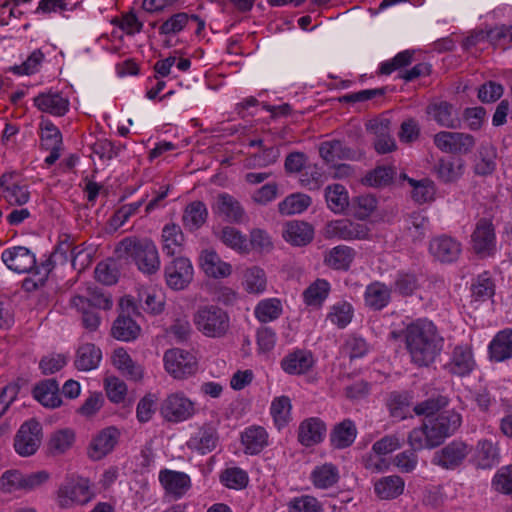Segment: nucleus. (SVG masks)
Here are the masks:
<instances>
[{
	"label": "nucleus",
	"instance_id": "nucleus-1",
	"mask_svg": "<svg viewBox=\"0 0 512 512\" xmlns=\"http://www.w3.org/2000/svg\"><path fill=\"white\" fill-rule=\"evenodd\" d=\"M404 337L411 360L419 367L432 364L443 348L444 340L437 327L426 319L409 324L404 331Z\"/></svg>",
	"mask_w": 512,
	"mask_h": 512
},
{
	"label": "nucleus",
	"instance_id": "nucleus-2",
	"mask_svg": "<svg viewBox=\"0 0 512 512\" xmlns=\"http://www.w3.org/2000/svg\"><path fill=\"white\" fill-rule=\"evenodd\" d=\"M118 258L131 257L140 271L153 274L160 268V259L156 245L151 239L130 236L115 246Z\"/></svg>",
	"mask_w": 512,
	"mask_h": 512
},
{
	"label": "nucleus",
	"instance_id": "nucleus-3",
	"mask_svg": "<svg viewBox=\"0 0 512 512\" xmlns=\"http://www.w3.org/2000/svg\"><path fill=\"white\" fill-rule=\"evenodd\" d=\"M197 329L207 337H222L230 326L229 316L222 308L214 305L204 306L194 315Z\"/></svg>",
	"mask_w": 512,
	"mask_h": 512
},
{
	"label": "nucleus",
	"instance_id": "nucleus-4",
	"mask_svg": "<svg viewBox=\"0 0 512 512\" xmlns=\"http://www.w3.org/2000/svg\"><path fill=\"white\" fill-rule=\"evenodd\" d=\"M93 497L89 481L83 477H68L58 488L57 504L62 509L73 505H84Z\"/></svg>",
	"mask_w": 512,
	"mask_h": 512
},
{
	"label": "nucleus",
	"instance_id": "nucleus-5",
	"mask_svg": "<svg viewBox=\"0 0 512 512\" xmlns=\"http://www.w3.org/2000/svg\"><path fill=\"white\" fill-rule=\"evenodd\" d=\"M122 309H131L134 315H138V309L141 308L145 312L157 315L160 314L165 305L164 296L161 291L149 288H141L137 292V296H125L120 303Z\"/></svg>",
	"mask_w": 512,
	"mask_h": 512
},
{
	"label": "nucleus",
	"instance_id": "nucleus-6",
	"mask_svg": "<svg viewBox=\"0 0 512 512\" xmlns=\"http://www.w3.org/2000/svg\"><path fill=\"white\" fill-rule=\"evenodd\" d=\"M42 426L32 419L24 422L14 437L15 451L22 457H29L36 453L41 445Z\"/></svg>",
	"mask_w": 512,
	"mask_h": 512
},
{
	"label": "nucleus",
	"instance_id": "nucleus-7",
	"mask_svg": "<svg viewBox=\"0 0 512 512\" xmlns=\"http://www.w3.org/2000/svg\"><path fill=\"white\" fill-rule=\"evenodd\" d=\"M461 415L454 410H447L435 417L428 418L426 428L430 431V439L439 446L444 440L453 435L460 427Z\"/></svg>",
	"mask_w": 512,
	"mask_h": 512
},
{
	"label": "nucleus",
	"instance_id": "nucleus-8",
	"mask_svg": "<svg viewBox=\"0 0 512 512\" xmlns=\"http://www.w3.org/2000/svg\"><path fill=\"white\" fill-rule=\"evenodd\" d=\"M194 413V403L181 392L169 394L160 406V414L163 418L173 423L185 421Z\"/></svg>",
	"mask_w": 512,
	"mask_h": 512
},
{
	"label": "nucleus",
	"instance_id": "nucleus-9",
	"mask_svg": "<svg viewBox=\"0 0 512 512\" xmlns=\"http://www.w3.org/2000/svg\"><path fill=\"white\" fill-rule=\"evenodd\" d=\"M472 249L481 258L493 256L496 252L495 227L490 219L480 218L471 235Z\"/></svg>",
	"mask_w": 512,
	"mask_h": 512
},
{
	"label": "nucleus",
	"instance_id": "nucleus-10",
	"mask_svg": "<svg viewBox=\"0 0 512 512\" xmlns=\"http://www.w3.org/2000/svg\"><path fill=\"white\" fill-rule=\"evenodd\" d=\"M435 146L445 153L465 155L475 146V138L467 133L440 131L434 135Z\"/></svg>",
	"mask_w": 512,
	"mask_h": 512
},
{
	"label": "nucleus",
	"instance_id": "nucleus-11",
	"mask_svg": "<svg viewBox=\"0 0 512 512\" xmlns=\"http://www.w3.org/2000/svg\"><path fill=\"white\" fill-rule=\"evenodd\" d=\"M166 371L176 379H183L197 370L195 357L179 348L170 349L164 354Z\"/></svg>",
	"mask_w": 512,
	"mask_h": 512
},
{
	"label": "nucleus",
	"instance_id": "nucleus-12",
	"mask_svg": "<svg viewBox=\"0 0 512 512\" xmlns=\"http://www.w3.org/2000/svg\"><path fill=\"white\" fill-rule=\"evenodd\" d=\"M1 258L6 266L14 272L27 273L34 270L35 274H39L35 255L24 246L5 249L2 252Z\"/></svg>",
	"mask_w": 512,
	"mask_h": 512
},
{
	"label": "nucleus",
	"instance_id": "nucleus-13",
	"mask_svg": "<svg viewBox=\"0 0 512 512\" xmlns=\"http://www.w3.org/2000/svg\"><path fill=\"white\" fill-rule=\"evenodd\" d=\"M470 451L467 444L454 440L434 453L432 463L443 469H455L463 463Z\"/></svg>",
	"mask_w": 512,
	"mask_h": 512
},
{
	"label": "nucleus",
	"instance_id": "nucleus-14",
	"mask_svg": "<svg viewBox=\"0 0 512 512\" xmlns=\"http://www.w3.org/2000/svg\"><path fill=\"white\" fill-rule=\"evenodd\" d=\"M167 285L174 290L184 289L193 279V266L186 257L174 258L165 267Z\"/></svg>",
	"mask_w": 512,
	"mask_h": 512
},
{
	"label": "nucleus",
	"instance_id": "nucleus-15",
	"mask_svg": "<svg viewBox=\"0 0 512 512\" xmlns=\"http://www.w3.org/2000/svg\"><path fill=\"white\" fill-rule=\"evenodd\" d=\"M429 252L435 260L441 263H453L461 255L462 245L451 236L439 235L430 240Z\"/></svg>",
	"mask_w": 512,
	"mask_h": 512
},
{
	"label": "nucleus",
	"instance_id": "nucleus-16",
	"mask_svg": "<svg viewBox=\"0 0 512 512\" xmlns=\"http://www.w3.org/2000/svg\"><path fill=\"white\" fill-rule=\"evenodd\" d=\"M159 482L165 493L175 500L182 498L192 486L188 474L170 469H163L159 472Z\"/></svg>",
	"mask_w": 512,
	"mask_h": 512
},
{
	"label": "nucleus",
	"instance_id": "nucleus-17",
	"mask_svg": "<svg viewBox=\"0 0 512 512\" xmlns=\"http://www.w3.org/2000/svg\"><path fill=\"white\" fill-rule=\"evenodd\" d=\"M315 360L311 351L295 349L287 353L280 361L281 369L288 375L299 376L308 373Z\"/></svg>",
	"mask_w": 512,
	"mask_h": 512
},
{
	"label": "nucleus",
	"instance_id": "nucleus-18",
	"mask_svg": "<svg viewBox=\"0 0 512 512\" xmlns=\"http://www.w3.org/2000/svg\"><path fill=\"white\" fill-rule=\"evenodd\" d=\"M214 212L229 223L241 224L247 218L240 202L228 193H221L217 196Z\"/></svg>",
	"mask_w": 512,
	"mask_h": 512
},
{
	"label": "nucleus",
	"instance_id": "nucleus-19",
	"mask_svg": "<svg viewBox=\"0 0 512 512\" xmlns=\"http://www.w3.org/2000/svg\"><path fill=\"white\" fill-rule=\"evenodd\" d=\"M326 424L318 417L303 420L298 427V441L305 447L321 443L326 434Z\"/></svg>",
	"mask_w": 512,
	"mask_h": 512
},
{
	"label": "nucleus",
	"instance_id": "nucleus-20",
	"mask_svg": "<svg viewBox=\"0 0 512 512\" xmlns=\"http://www.w3.org/2000/svg\"><path fill=\"white\" fill-rule=\"evenodd\" d=\"M464 170L463 159L455 157L440 158L433 167L437 179L444 184L457 182L464 174Z\"/></svg>",
	"mask_w": 512,
	"mask_h": 512
},
{
	"label": "nucleus",
	"instance_id": "nucleus-21",
	"mask_svg": "<svg viewBox=\"0 0 512 512\" xmlns=\"http://www.w3.org/2000/svg\"><path fill=\"white\" fill-rule=\"evenodd\" d=\"M426 112L440 126L449 129H457L461 126V121L456 110L453 105L447 101L430 103L426 108Z\"/></svg>",
	"mask_w": 512,
	"mask_h": 512
},
{
	"label": "nucleus",
	"instance_id": "nucleus-22",
	"mask_svg": "<svg viewBox=\"0 0 512 512\" xmlns=\"http://www.w3.org/2000/svg\"><path fill=\"white\" fill-rule=\"evenodd\" d=\"M392 288L380 281L367 285L364 292L366 307L374 311H381L391 302Z\"/></svg>",
	"mask_w": 512,
	"mask_h": 512
},
{
	"label": "nucleus",
	"instance_id": "nucleus-23",
	"mask_svg": "<svg viewBox=\"0 0 512 512\" xmlns=\"http://www.w3.org/2000/svg\"><path fill=\"white\" fill-rule=\"evenodd\" d=\"M319 153L327 164H334L338 160H355L358 158L356 150L351 149L339 140L321 143Z\"/></svg>",
	"mask_w": 512,
	"mask_h": 512
},
{
	"label": "nucleus",
	"instance_id": "nucleus-24",
	"mask_svg": "<svg viewBox=\"0 0 512 512\" xmlns=\"http://www.w3.org/2000/svg\"><path fill=\"white\" fill-rule=\"evenodd\" d=\"M283 238L294 246H305L314 237V228L307 222L290 221L285 224Z\"/></svg>",
	"mask_w": 512,
	"mask_h": 512
},
{
	"label": "nucleus",
	"instance_id": "nucleus-25",
	"mask_svg": "<svg viewBox=\"0 0 512 512\" xmlns=\"http://www.w3.org/2000/svg\"><path fill=\"white\" fill-rule=\"evenodd\" d=\"M199 261L200 267L209 277L225 278L231 274V265L224 262L214 250L202 251Z\"/></svg>",
	"mask_w": 512,
	"mask_h": 512
},
{
	"label": "nucleus",
	"instance_id": "nucleus-26",
	"mask_svg": "<svg viewBox=\"0 0 512 512\" xmlns=\"http://www.w3.org/2000/svg\"><path fill=\"white\" fill-rule=\"evenodd\" d=\"M185 242L184 234L179 225L168 223L162 228V252L169 257L181 253Z\"/></svg>",
	"mask_w": 512,
	"mask_h": 512
},
{
	"label": "nucleus",
	"instance_id": "nucleus-27",
	"mask_svg": "<svg viewBox=\"0 0 512 512\" xmlns=\"http://www.w3.org/2000/svg\"><path fill=\"white\" fill-rule=\"evenodd\" d=\"M241 443L245 454H259L268 445V433L262 426L247 427L241 433Z\"/></svg>",
	"mask_w": 512,
	"mask_h": 512
},
{
	"label": "nucleus",
	"instance_id": "nucleus-28",
	"mask_svg": "<svg viewBox=\"0 0 512 512\" xmlns=\"http://www.w3.org/2000/svg\"><path fill=\"white\" fill-rule=\"evenodd\" d=\"M475 361L469 346H456L452 352L451 360L447 364L450 373L457 376L468 375L474 368Z\"/></svg>",
	"mask_w": 512,
	"mask_h": 512
},
{
	"label": "nucleus",
	"instance_id": "nucleus-29",
	"mask_svg": "<svg viewBox=\"0 0 512 512\" xmlns=\"http://www.w3.org/2000/svg\"><path fill=\"white\" fill-rule=\"evenodd\" d=\"M491 360L502 362L512 358V329L499 331L488 346Z\"/></svg>",
	"mask_w": 512,
	"mask_h": 512
},
{
	"label": "nucleus",
	"instance_id": "nucleus-30",
	"mask_svg": "<svg viewBox=\"0 0 512 512\" xmlns=\"http://www.w3.org/2000/svg\"><path fill=\"white\" fill-rule=\"evenodd\" d=\"M123 311L127 312V315L121 314L114 321L111 334L112 336L120 341H132L135 340L140 334V326L132 319L131 309L128 311L127 309H123Z\"/></svg>",
	"mask_w": 512,
	"mask_h": 512
},
{
	"label": "nucleus",
	"instance_id": "nucleus-31",
	"mask_svg": "<svg viewBox=\"0 0 512 512\" xmlns=\"http://www.w3.org/2000/svg\"><path fill=\"white\" fill-rule=\"evenodd\" d=\"M33 396L48 408H56L62 404L59 395V384L56 379H46L38 383L33 389Z\"/></svg>",
	"mask_w": 512,
	"mask_h": 512
},
{
	"label": "nucleus",
	"instance_id": "nucleus-32",
	"mask_svg": "<svg viewBox=\"0 0 512 512\" xmlns=\"http://www.w3.org/2000/svg\"><path fill=\"white\" fill-rule=\"evenodd\" d=\"M310 480L317 489H329L339 482L340 472L335 464L324 463L314 467Z\"/></svg>",
	"mask_w": 512,
	"mask_h": 512
},
{
	"label": "nucleus",
	"instance_id": "nucleus-33",
	"mask_svg": "<svg viewBox=\"0 0 512 512\" xmlns=\"http://www.w3.org/2000/svg\"><path fill=\"white\" fill-rule=\"evenodd\" d=\"M111 359L113 365L128 379L133 381L142 379V367L132 360L126 349L122 347L115 349Z\"/></svg>",
	"mask_w": 512,
	"mask_h": 512
},
{
	"label": "nucleus",
	"instance_id": "nucleus-34",
	"mask_svg": "<svg viewBox=\"0 0 512 512\" xmlns=\"http://www.w3.org/2000/svg\"><path fill=\"white\" fill-rule=\"evenodd\" d=\"M208 210L202 201H193L189 203L182 215V224L190 232L197 231L207 221Z\"/></svg>",
	"mask_w": 512,
	"mask_h": 512
},
{
	"label": "nucleus",
	"instance_id": "nucleus-35",
	"mask_svg": "<svg viewBox=\"0 0 512 512\" xmlns=\"http://www.w3.org/2000/svg\"><path fill=\"white\" fill-rule=\"evenodd\" d=\"M357 436V429L354 422L344 419L336 424L330 433V443L335 449H345L351 446Z\"/></svg>",
	"mask_w": 512,
	"mask_h": 512
},
{
	"label": "nucleus",
	"instance_id": "nucleus-36",
	"mask_svg": "<svg viewBox=\"0 0 512 512\" xmlns=\"http://www.w3.org/2000/svg\"><path fill=\"white\" fill-rule=\"evenodd\" d=\"M218 443V433L212 425H203L193 437L190 438L188 446L201 454L211 452Z\"/></svg>",
	"mask_w": 512,
	"mask_h": 512
},
{
	"label": "nucleus",
	"instance_id": "nucleus-37",
	"mask_svg": "<svg viewBox=\"0 0 512 512\" xmlns=\"http://www.w3.org/2000/svg\"><path fill=\"white\" fill-rule=\"evenodd\" d=\"M332 231L335 236L343 240L364 239L369 233L366 224L353 222L348 219L335 221L332 224Z\"/></svg>",
	"mask_w": 512,
	"mask_h": 512
},
{
	"label": "nucleus",
	"instance_id": "nucleus-38",
	"mask_svg": "<svg viewBox=\"0 0 512 512\" xmlns=\"http://www.w3.org/2000/svg\"><path fill=\"white\" fill-rule=\"evenodd\" d=\"M405 487L404 480L398 475L385 476L374 484L375 494L382 500H391L400 496Z\"/></svg>",
	"mask_w": 512,
	"mask_h": 512
},
{
	"label": "nucleus",
	"instance_id": "nucleus-39",
	"mask_svg": "<svg viewBox=\"0 0 512 512\" xmlns=\"http://www.w3.org/2000/svg\"><path fill=\"white\" fill-rule=\"evenodd\" d=\"M35 105L43 112L63 116L68 111L69 102L59 93L40 94L34 99Z\"/></svg>",
	"mask_w": 512,
	"mask_h": 512
},
{
	"label": "nucleus",
	"instance_id": "nucleus-40",
	"mask_svg": "<svg viewBox=\"0 0 512 512\" xmlns=\"http://www.w3.org/2000/svg\"><path fill=\"white\" fill-rule=\"evenodd\" d=\"M355 257L351 247L339 245L332 248L325 256V263L335 270H348Z\"/></svg>",
	"mask_w": 512,
	"mask_h": 512
},
{
	"label": "nucleus",
	"instance_id": "nucleus-41",
	"mask_svg": "<svg viewBox=\"0 0 512 512\" xmlns=\"http://www.w3.org/2000/svg\"><path fill=\"white\" fill-rule=\"evenodd\" d=\"M421 287V278L420 275L408 272V271H398L394 282H393V290L397 294L403 297H409L414 295V293L420 289Z\"/></svg>",
	"mask_w": 512,
	"mask_h": 512
},
{
	"label": "nucleus",
	"instance_id": "nucleus-42",
	"mask_svg": "<svg viewBox=\"0 0 512 512\" xmlns=\"http://www.w3.org/2000/svg\"><path fill=\"white\" fill-rule=\"evenodd\" d=\"M325 199L328 208L334 213H343L349 206V196L341 184L328 185L325 188Z\"/></svg>",
	"mask_w": 512,
	"mask_h": 512
},
{
	"label": "nucleus",
	"instance_id": "nucleus-43",
	"mask_svg": "<svg viewBox=\"0 0 512 512\" xmlns=\"http://www.w3.org/2000/svg\"><path fill=\"white\" fill-rule=\"evenodd\" d=\"M72 306L82 314V324L90 332L96 330V304L89 298L77 295L71 300Z\"/></svg>",
	"mask_w": 512,
	"mask_h": 512
},
{
	"label": "nucleus",
	"instance_id": "nucleus-44",
	"mask_svg": "<svg viewBox=\"0 0 512 512\" xmlns=\"http://www.w3.org/2000/svg\"><path fill=\"white\" fill-rule=\"evenodd\" d=\"M329 291V282L324 279H317L304 290V302L308 306L320 307L328 297Z\"/></svg>",
	"mask_w": 512,
	"mask_h": 512
},
{
	"label": "nucleus",
	"instance_id": "nucleus-45",
	"mask_svg": "<svg viewBox=\"0 0 512 512\" xmlns=\"http://www.w3.org/2000/svg\"><path fill=\"white\" fill-rule=\"evenodd\" d=\"M495 293V284L488 272L478 275L471 284V296L475 301H486Z\"/></svg>",
	"mask_w": 512,
	"mask_h": 512
},
{
	"label": "nucleus",
	"instance_id": "nucleus-46",
	"mask_svg": "<svg viewBox=\"0 0 512 512\" xmlns=\"http://www.w3.org/2000/svg\"><path fill=\"white\" fill-rule=\"evenodd\" d=\"M266 275L262 268L253 266L247 268L243 275V285L250 294H260L266 289Z\"/></svg>",
	"mask_w": 512,
	"mask_h": 512
},
{
	"label": "nucleus",
	"instance_id": "nucleus-47",
	"mask_svg": "<svg viewBox=\"0 0 512 512\" xmlns=\"http://www.w3.org/2000/svg\"><path fill=\"white\" fill-rule=\"evenodd\" d=\"M311 204V198L302 193H294L287 196L278 204L279 213L293 215L305 211Z\"/></svg>",
	"mask_w": 512,
	"mask_h": 512
},
{
	"label": "nucleus",
	"instance_id": "nucleus-48",
	"mask_svg": "<svg viewBox=\"0 0 512 512\" xmlns=\"http://www.w3.org/2000/svg\"><path fill=\"white\" fill-rule=\"evenodd\" d=\"M496 151L491 145H481L478 150V159L474 166L477 175L486 176L494 172L496 168Z\"/></svg>",
	"mask_w": 512,
	"mask_h": 512
},
{
	"label": "nucleus",
	"instance_id": "nucleus-49",
	"mask_svg": "<svg viewBox=\"0 0 512 512\" xmlns=\"http://www.w3.org/2000/svg\"><path fill=\"white\" fill-rule=\"evenodd\" d=\"M121 433L115 426H109L98 433V459L110 454L119 442Z\"/></svg>",
	"mask_w": 512,
	"mask_h": 512
},
{
	"label": "nucleus",
	"instance_id": "nucleus-50",
	"mask_svg": "<svg viewBox=\"0 0 512 512\" xmlns=\"http://www.w3.org/2000/svg\"><path fill=\"white\" fill-rule=\"evenodd\" d=\"M75 441V433L71 429H61L51 434L48 442L52 454H63L70 449Z\"/></svg>",
	"mask_w": 512,
	"mask_h": 512
},
{
	"label": "nucleus",
	"instance_id": "nucleus-51",
	"mask_svg": "<svg viewBox=\"0 0 512 512\" xmlns=\"http://www.w3.org/2000/svg\"><path fill=\"white\" fill-rule=\"evenodd\" d=\"M220 239L226 246L238 252L247 253L249 251L246 236L232 226H225L222 228Z\"/></svg>",
	"mask_w": 512,
	"mask_h": 512
},
{
	"label": "nucleus",
	"instance_id": "nucleus-52",
	"mask_svg": "<svg viewBox=\"0 0 512 512\" xmlns=\"http://www.w3.org/2000/svg\"><path fill=\"white\" fill-rule=\"evenodd\" d=\"M354 309L347 301H341L331 307L327 319L338 328H345L352 320Z\"/></svg>",
	"mask_w": 512,
	"mask_h": 512
},
{
	"label": "nucleus",
	"instance_id": "nucleus-53",
	"mask_svg": "<svg viewBox=\"0 0 512 512\" xmlns=\"http://www.w3.org/2000/svg\"><path fill=\"white\" fill-rule=\"evenodd\" d=\"M407 442L411 449L416 452L437 447L434 441L430 439V431L426 428V422L409 432Z\"/></svg>",
	"mask_w": 512,
	"mask_h": 512
},
{
	"label": "nucleus",
	"instance_id": "nucleus-54",
	"mask_svg": "<svg viewBox=\"0 0 512 512\" xmlns=\"http://www.w3.org/2000/svg\"><path fill=\"white\" fill-rule=\"evenodd\" d=\"M498 448L490 440H480L477 444L476 457L481 468H490L498 460Z\"/></svg>",
	"mask_w": 512,
	"mask_h": 512
},
{
	"label": "nucleus",
	"instance_id": "nucleus-55",
	"mask_svg": "<svg viewBox=\"0 0 512 512\" xmlns=\"http://www.w3.org/2000/svg\"><path fill=\"white\" fill-rule=\"evenodd\" d=\"M281 313V302L275 298L263 300L255 308V316L262 323L277 319Z\"/></svg>",
	"mask_w": 512,
	"mask_h": 512
},
{
	"label": "nucleus",
	"instance_id": "nucleus-56",
	"mask_svg": "<svg viewBox=\"0 0 512 512\" xmlns=\"http://www.w3.org/2000/svg\"><path fill=\"white\" fill-rule=\"evenodd\" d=\"M448 403L449 399L447 396L438 394L416 404L413 411L418 416L430 417L439 410L445 408Z\"/></svg>",
	"mask_w": 512,
	"mask_h": 512
},
{
	"label": "nucleus",
	"instance_id": "nucleus-57",
	"mask_svg": "<svg viewBox=\"0 0 512 512\" xmlns=\"http://www.w3.org/2000/svg\"><path fill=\"white\" fill-rule=\"evenodd\" d=\"M409 184L413 187L412 198L419 204L432 201L435 194V185L430 179L416 181L409 179Z\"/></svg>",
	"mask_w": 512,
	"mask_h": 512
},
{
	"label": "nucleus",
	"instance_id": "nucleus-58",
	"mask_svg": "<svg viewBox=\"0 0 512 512\" xmlns=\"http://www.w3.org/2000/svg\"><path fill=\"white\" fill-rule=\"evenodd\" d=\"M291 408V401L287 396H280L272 401L270 411L278 426H284L288 423Z\"/></svg>",
	"mask_w": 512,
	"mask_h": 512
},
{
	"label": "nucleus",
	"instance_id": "nucleus-59",
	"mask_svg": "<svg viewBox=\"0 0 512 512\" xmlns=\"http://www.w3.org/2000/svg\"><path fill=\"white\" fill-rule=\"evenodd\" d=\"M414 50H404L396 54L391 60L381 63L379 73L390 75L393 71L404 68L411 64Z\"/></svg>",
	"mask_w": 512,
	"mask_h": 512
},
{
	"label": "nucleus",
	"instance_id": "nucleus-60",
	"mask_svg": "<svg viewBox=\"0 0 512 512\" xmlns=\"http://www.w3.org/2000/svg\"><path fill=\"white\" fill-rule=\"evenodd\" d=\"M249 481L247 473L238 468H228L221 475V482L230 489H243Z\"/></svg>",
	"mask_w": 512,
	"mask_h": 512
},
{
	"label": "nucleus",
	"instance_id": "nucleus-61",
	"mask_svg": "<svg viewBox=\"0 0 512 512\" xmlns=\"http://www.w3.org/2000/svg\"><path fill=\"white\" fill-rule=\"evenodd\" d=\"M44 59V54L40 50H34L21 65H14L9 71L16 75H32L38 71Z\"/></svg>",
	"mask_w": 512,
	"mask_h": 512
},
{
	"label": "nucleus",
	"instance_id": "nucleus-62",
	"mask_svg": "<svg viewBox=\"0 0 512 512\" xmlns=\"http://www.w3.org/2000/svg\"><path fill=\"white\" fill-rule=\"evenodd\" d=\"M68 362L65 354L52 353L43 356L39 361V369L43 375H50L60 371Z\"/></svg>",
	"mask_w": 512,
	"mask_h": 512
},
{
	"label": "nucleus",
	"instance_id": "nucleus-63",
	"mask_svg": "<svg viewBox=\"0 0 512 512\" xmlns=\"http://www.w3.org/2000/svg\"><path fill=\"white\" fill-rule=\"evenodd\" d=\"M95 346L93 343L82 344L76 354L75 366L78 370L87 371L95 367Z\"/></svg>",
	"mask_w": 512,
	"mask_h": 512
},
{
	"label": "nucleus",
	"instance_id": "nucleus-64",
	"mask_svg": "<svg viewBox=\"0 0 512 512\" xmlns=\"http://www.w3.org/2000/svg\"><path fill=\"white\" fill-rule=\"evenodd\" d=\"M354 214L359 219L368 217L377 207V200L372 195H360L352 199Z\"/></svg>",
	"mask_w": 512,
	"mask_h": 512
}]
</instances>
